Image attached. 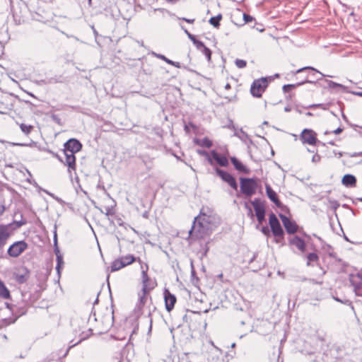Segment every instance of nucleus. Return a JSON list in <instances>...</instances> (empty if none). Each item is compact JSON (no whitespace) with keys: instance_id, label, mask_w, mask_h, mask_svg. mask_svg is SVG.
I'll use <instances>...</instances> for the list:
<instances>
[{"instance_id":"1","label":"nucleus","mask_w":362,"mask_h":362,"mask_svg":"<svg viewBox=\"0 0 362 362\" xmlns=\"http://www.w3.org/2000/svg\"><path fill=\"white\" fill-rule=\"evenodd\" d=\"M204 210L202 209L199 214L194 218L188 232L190 241L205 240L217 227L218 220L216 216L211 211L206 213Z\"/></svg>"},{"instance_id":"2","label":"nucleus","mask_w":362,"mask_h":362,"mask_svg":"<svg viewBox=\"0 0 362 362\" xmlns=\"http://www.w3.org/2000/svg\"><path fill=\"white\" fill-rule=\"evenodd\" d=\"M291 246L296 247L297 249H305V247H310V249H326V247H330L324 240L315 234L308 235L305 233H302V237L293 235L288 240Z\"/></svg>"},{"instance_id":"3","label":"nucleus","mask_w":362,"mask_h":362,"mask_svg":"<svg viewBox=\"0 0 362 362\" xmlns=\"http://www.w3.org/2000/svg\"><path fill=\"white\" fill-rule=\"evenodd\" d=\"M82 148L81 143L76 139H69L64 144L63 153L65 156L64 165L67 166V171L72 175L73 172L76 170V163L75 153L79 152Z\"/></svg>"},{"instance_id":"4","label":"nucleus","mask_w":362,"mask_h":362,"mask_svg":"<svg viewBox=\"0 0 362 362\" xmlns=\"http://www.w3.org/2000/svg\"><path fill=\"white\" fill-rule=\"evenodd\" d=\"M243 263L247 264L252 272H257L266 265L267 254L264 250H245Z\"/></svg>"},{"instance_id":"5","label":"nucleus","mask_w":362,"mask_h":362,"mask_svg":"<svg viewBox=\"0 0 362 362\" xmlns=\"http://www.w3.org/2000/svg\"><path fill=\"white\" fill-rule=\"evenodd\" d=\"M25 221H13L8 224H0V249L4 247L15 230L19 228Z\"/></svg>"},{"instance_id":"6","label":"nucleus","mask_w":362,"mask_h":362,"mask_svg":"<svg viewBox=\"0 0 362 362\" xmlns=\"http://www.w3.org/2000/svg\"><path fill=\"white\" fill-rule=\"evenodd\" d=\"M305 71H308V74L304 76L303 80L308 79V81H305L304 83H315L316 81L326 76V75L312 66H305L298 69L294 72V74H303Z\"/></svg>"},{"instance_id":"7","label":"nucleus","mask_w":362,"mask_h":362,"mask_svg":"<svg viewBox=\"0 0 362 362\" xmlns=\"http://www.w3.org/2000/svg\"><path fill=\"white\" fill-rule=\"evenodd\" d=\"M240 192L245 196L250 197L256 193L258 185L255 178L240 177Z\"/></svg>"},{"instance_id":"8","label":"nucleus","mask_w":362,"mask_h":362,"mask_svg":"<svg viewBox=\"0 0 362 362\" xmlns=\"http://www.w3.org/2000/svg\"><path fill=\"white\" fill-rule=\"evenodd\" d=\"M268 86V81L265 77L255 80L250 87V93L255 98H260Z\"/></svg>"},{"instance_id":"9","label":"nucleus","mask_w":362,"mask_h":362,"mask_svg":"<svg viewBox=\"0 0 362 362\" xmlns=\"http://www.w3.org/2000/svg\"><path fill=\"white\" fill-rule=\"evenodd\" d=\"M136 261V258L132 255H127L124 256H121L117 259H115L111 264L110 272H117L123 267L128 266L132 264Z\"/></svg>"},{"instance_id":"10","label":"nucleus","mask_w":362,"mask_h":362,"mask_svg":"<svg viewBox=\"0 0 362 362\" xmlns=\"http://www.w3.org/2000/svg\"><path fill=\"white\" fill-rule=\"evenodd\" d=\"M300 139L303 144L310 145H315L317 142H320L317 140L316 132L310 129H304L300 135Z\"/></svg>"},{"instance_id":"11","label":"nucleus","mask_w":362,"mask_h":362,"mask_svg":"<svg viewBox=\"0 0 362 362\" xmlns=\"http://www.w3.org/2000/svg\"><path fill=\"white\" fill-rule=\"evenodd\" d=\"M105 201L107 204L103 205L101 207L96 206V209H98L102 214H104L107 218L114 215V212L116 211L117 204L116 202L110 197H108Z\"/></svg>"},{"instance_id":"12","label":"nucleus","mask_w":362,"mask_h":362,"mask_svg":"<svg viewBox=\"0 0 362 362\" xmlns=\"http://www.w3.org/2000/svg\"><path fill=\"white\" fill-rule=\"evenodd\" d=\"M269 223L271 227L272 233L275 237L283 236L284 230L281 228V226L278 218H276V215L273 213H272L269 215Z\"/></svg>"},{"instance_id":"13","label":"nucleus","mask_w":362,"mask_h":362,"mask_svg":"<svg viewBox=\"0 0 362 362\" xmlns=\"http://www.w3.org/2000/svg\"><path fill=\"white\" fill-rule=\"evenodd\" d=\"M30 272L25 267H21L13 273L14 280L19 284L25 283L30 278Z\"/></svg>"},{"instance_id":"14","label":"nucleus","mask_w":362,"mask_h":362,"mask_svg":"<svg viewBox=\"0 0 362 362\" xmlns=\"http://www.w3.org/2000/svg\"><path fill=\"white\" fill-rule=\"evenodd\" d=\"M216 173L221 178V180L226 182L231 188H233L234 190L238 189L237 182L232 175L219 168L216 169Z\"/></svg>"},{"instance_id":"15","label":"nucleus","mask_w":362,"mask_h":362,"mask_svg":"<svg viewBox=\"0 0 362 362\" xmlns=\"http://www.w3.org/2000/svg\"><path fill=\"white\" fill-rule=\"evenodd\" d=\"M279 216L282 221L286 231L288 234L293 235L298 231V226L294 221H291L289 218L282 214H279Z\"/></svg>"},{"instance_id":"16","label":"nucleus","mask_w":362,"mask_h":362,"mask_svg":"<svg viewBox=\"0 0 362 362\" xmlns=\"http://www.w3.org/2000/svg\"><path fill=\"white\" fill-rule=\"evenodd\" d=\"M254 207L255 215L259 223H262L265 218V207L259 199H255L252 202Z\"/></svg>"},{"instance_id":"17","label":"nucleus","mask_w":362,"mask_h":362,"mask_svg":"<svg viewBox=\"0 0 362 362\" xmlns=\"http://www.w3.org/2000/svg\"><path fill=\"white\" fill-rule=\"evenodd\" d=\"M265 189H266V193L269 199L275 204V205L281 208H286V206H283L281 202L279 201L276 193L272 189L271 186L269 184L265 185Z\"/></svg>"},{"instance_id":"18","label":"nucleus","mask_w":362,"mask_h":362,"mask_svg":"<svg viewBox=\"0 0 362 362\" xmlns=\"http://www.w3.org/2000/svg\"><path fill=\"white\" fill-rule=\"evenodd\" d=\"M164 299L166 310L168 312L171 311L174 308L175 303H176L175 296L172 294L168 290L165 289L164 291Z\"/></svg>"},{"instance_id":"19","label":"nucleus","mask_w":362,"mask_h":362,"mask_svg":"<svg viewBox=\"0 0 362 362\" xmlns=\"http://www.w3.org/2000/svg\"><path fill=\"white\" fill-rule=\"evenodd\" d=\"M6 306L16 316V317H19L27 313V307L24 303L22 305H10L6 303Z\"/></svg>"},{"instance_id":"20","label":"nucleus","mask_w":362,"mask_h":362,"mask_svg":"<svg viewBox=\"0 0 362 362\" xmlns=\"http://www.w3.org/2000/svg\"><path fill=\"white\" fill-rule=\"evenodd\" d=\"M146 269H148V267H146ZM141 277H142V291L148 292V291L153 289L154 288V285L152 284H150L149 282V277L147 274V270H142L141 272Z\"/></svg>"},{"instance_id":"21","label":"nucleus","mask_w":362,"mask_h":362,"mask_svg":"<svg viewBox=\"0 0 362 362\" xmlns=\"http://www.w3.org/2000/svg\"><path fill=\"white\" fill-rule=\"evenodd\" d=\"M56 255V260H57V265H56V271L58 274V276L60 277L61 276V271L64 267V262L63 259V255L61 253V250H54Z\"/></svg>"},{"instance_id":"22","label":"nucleus","mask_w":362,"mask_h":362,"mask_svg":"<svg viewBox=\"0 0 362 362\" xmlns=\"http://www.w3.org/2000/svg\"><path fill=\"white\" fill-rule=\"evenodd\" d=\"M230 161L234 165V168L242 173H244L245 174H249L250 170L248 168L245 166L240 160H238L235 157H232L230 158Z\"/></svg>"},{"instance_id":"23","label":"nucleus","mask_w":362,"mask_h":362,"mask_svg":"<svg viewBox=\"0 0 362 362\" xmlns=\"http://www.w3.org/2000/svg\"><path fill=\"white\" fill-rule=\"evenodd\" d=\"M341 182L347 187H355L356 184V178L353 175L346 174L343 177Z\"/></svg>"},{"instance_id":"24","label":"nucleus","mask_w":362,"mask_h":362,"mask_svg":"<svg viewBox=\"0 0 362 362\" xmlns=\"http://www.w3.org/2000/svg\"><path fill=\"white\" fill-rule=\"evenodd\" d=\"M212 158L221 165L226 167L228 165V159L224 156L219 155L216 151H211Z\"/></svg>"},{"instance_id":"25","label":"nucleus","mask_w":362,"mask_h":362,"mask_svg":"<svg viewBox=\"0 0 362 362\" xmlns=\"http://www.w3.org/2000/svg\"><path fill=\"white\" fill-rule=\"evenodd\" d=\"M110 223L114 226H122L124 224V222L122 219V217L120 214L116 213V211L114 212V215L107 218Z\"/></svg>"},{"instance_id":"26","label":"nucleus","mask_w":362,"mask_h":362,"mask_svg":"<svg viewBox=\"0 0 362 362\" xmlns=\"http://www.w3.org/2000/svg\"><path fill=\"white\" fill-rule=\"evenodd\" d=\"M0 298L8 299L10 298V292L2 281L0 280Z\"/></svg>"},{"instance_id":"27","label":"nucleus","mask_w":362,"mask_h":362,"mask_svg":"<svg viewBox=\"0 0 362 362\" xmlns=\"http://www.w3.org/2000/svg\"><path fill=\"white\" fill-rule=\"evenodd\" d=\"M305 81H308V79L300 81L295 84H285L283 86L282 90L284 93H287L291 90L293 88L304 84Z\"/></svg>"},{"instance_id":"28","label":"nucleus","mask_w":362,"mask_h":362,"mask_svg":"<svg viewBox=\"0 0 362 362\" xmlns=\"http://www.w3.org/2000/svg\"><path fill=\"white\" fill-rule=\"evenodd\" d=\"M28 247L27 243L23 241H16L10 245L8 249H26Z\"/></svg>"},{"instance_id":"29","label":"nucleus","mask_w":362,"mask_h":362,"mask_svg":"<svg viewBox=\"0 0 362 362\" xmlns=\"http://www.w3.org/2000/svg\"><path fill=\"white\" fill-rule=\"evenodd\" d=\"M222 14L218 13L217 16L211 17L209 22L214 28H218L220 26V21L222 19Z\"/></svg>"},{"instance_id":"30","label":"nucleus","mask_w":362,"mask_h":362,"mask_svg":"<svg viewBox=\"0 0 362 362\" xmlns=\"http://www.w3.org/2000/svg\"><path fill=\"white\" fill-rule=\"evenodd\" d=\"M318 260V256L317 254L314 252H311L307 256V265H313L314 263L317 262Z\"/></svg>"},{"instance_id":"31","label":"nucleus","mask_w":362,"mask_h":362,"mask_svg":"<svg viewBox=\"0 0 362 362\" xmlns=\"http://www.w3.org/2000/svg\"><path fill=\"white\" fill-rule=\"evenodd\" d=\"M326 81L327 83L328 87L331 89H334V88H339L341 90L346 89V87L342 84H340V83H336L334 81H329V80H327Z\"/></svg>"},{"instance_id":"32","label":"nucleus","mask_w":362,"mask_h":362,"mask_svg":"<svg viewBox=\"0 0 362 362\" xmlns=\"http://www.w3.org/2000/svg\"><path fill=\"white\" fill-rule=\"evenodd\" d=\"M20 128L23 133H25V134H29L31 132L33 127L32 125L21 123L20 124Z\"/></svg>"},{"instance_id":"33","label":"nucleus","mask_w":362,"mask_h":362,"mask_svg":"<svg viewBox=\"0 0 362 362\" xmlns=\"http://www.w3.org/2000/svg\"><path fill=\"white\" fill-rule=\"evenodd\" d=\"M200 51L206 57L207 61L210 62L211 59V49L209 47L204 46V47H202V49Z\"/></svg>"},{"instance_id":"34","label":"nucleus","mask_w":362,"mask_h":362,"mask_svg":"<svg viewBox=\"0 0 362 362\" xmlns=\"http://www.w3.org/2000/svg\"><path fill=\"white\" fill-rule=\"evenodd\" d=\"M199 144L202 146L210 148L212 146V141L207 137H204L199 142Z\"/></svg>"},{"instance_id":"35","label":"nucleus","mask_w":362,"mask_h":362,"mask_svg":"<svg viewBox=\"0 0 362 362\" xmlns=\"http://www.w3.org/2000/svg\"><path fill=\"white\" fill-rule=\"evenodd\" d=\"M146 293L147 292L142 291V294L139 295L138 307L141 308L146 303L147 300Z\"/></svg>"},{"instance_id":"36","label":"nucleus","mask_w":362,"mask_h":362,"mask_svg":"<svg viewBox=\"0 0 362 362\" xmlns=\"http://www.w3.org/2000/svg\"><path fill=\"white\" fill-rule=\"evenodd\" d=\"M234 136H238L242 141H245L249 139L248 134L244 132L242 129L240 130V133L235 132Z\"/></svg>"},{"instance_id":"37","label":"nucleus","mask_w":362,"mask_h":362,"mask_svg":"<svg viewBox=\"0 0 362 362\" xmlns=\"http://www.w3.org/2000/svg\"><path fill=\"white\" fill-rule=\"evenodd\" d=\"M236 66L239 69H243L247 66V62L244 59H237L235 62Z\"/></svg>"},{"instance_id":"38","label":"nucleus","mask_w":362,"mask_h":362,"mask_svg":"<svg viewBox=\"0 0 362 362\" xmlns=\"http://www.w3.org/2000/svg\"><path fill=\"white\" fill-rule=\"evenodd\" d=\"M198 154L201 156H204L207 158V160L210 164L213 163L212 158L209 156V153L204 151V150H198L197 151Z\"/></svg>"},{"instance_id":"39","label":"nucleus","mask_w":362,"mask_h":362,"mask_svg":"<svg viewBox=\"0 0 362 362\" xmlns=\"http://www.w3.org/2000/svg\"><path fill=\"white\" fill-rule=\"evenodd\" d=\"M47 151L49 153H50L52 157L56 158L59 162L62 163L64 165V160H63L62 158L58 153L49 149H48Z\"/></svg>"},{"instance_id":"40","label":"nucleus","mask_w":362,"mask_h":362,"mask_svg":"<svg viewBox=\"0 0 362 362\" xmlns=\"http://www.w3.org/2000/svg\"><path fill=\"white\" fill-rule=\"evenodd\" d=\"M24 250H7L9 256L13 257H18Z\"/></svg>"},{"instance_id":"41","label":"nucleus","mask_w":362,"mask_h":362,"mask_svg":"<svg viewBox=\"0 0 362 362\" xmlns=\"http://www.w3.org/2000/svg\"><path fill=\"white\" fill-rule=\"evenodd\" d=\"M193 44L195 45L197 49L199 50H201L202 49V47H204L205 46L204 44L202 41L198 40L197 38L193 42Z\"/></svg>"},{"instance_id":"42","label":"nucleus","mask_w":362,"mask_h":362,"mask_svg":"<svg viewBox=\"0 0 362 362\" xmlns=\"http://www.w3.org/2000/svg\"><path fill=\"white\" fill-rule=\"evenodd\" d=\"M182 28L184 30L185 33L187 35L189 39L193 42L196 39L195 36L191 34L187 29L184 28V27L182 26Z\"/></svg>"},{"instance_id":"43","label":"nucleus","mask_w":362,"mask_h":362,"mask_svg":"<svg viewBox=\"0 0 362 362\" xmlns=\"http://www.w3.org/2000/svg\"><path fill=\"white\" fill-rule=\"evenodd\" d=\"M157 57L165 61L166 63H168V64H173V61L168 59L167 57H165V56L163 55V54H156Z\"/></svg>"},{"instance_id":"44","label":"nucleus","mask_w":362,"mask_h":362,"mask_svg":"<svg viewBox=\"0 0 362 362\" xmlns=\"http://www.w3.org/2000/svg\"><path fill=\"white\" fill-rule=\"evenodd\" d=\"M243 19L245 21V23H249V22H251L253 20V17L251 16L250 15H248V14H246V13H244L243 14Z\"/></svg>"},{"instance_id":"45","label":"nucleus","mask_w":362,"mask_h":362,"mask_svg":"<svg viewBox=\"0 0 362 362\" xmlns=\"http://www.w3.org/2000/svg\"><path fill=\"white\" fill-rule=\"evenodd\" d=\"M320 160H321V156L317 153L314 154L312 158V161L313 163H318L320 161Z\"/></svg>"},{"instance_id":"46","label":"nucleus","mask_w":362,"mask_h":362,"mask_svg":"<svg viewBox=\"0 0 362 362\" xmlns=\"http://www.w3.org/2000/svg\"><path fill=\"white\" fill-rule=\"evenodd\" d=\"M180 19L182 21H184L188 23H193L194 22V21H195L194 18L190 19V18H181Z\"/></svg>"},{"instance_id":"47","label":"nucleus","mask_w":362,"mask_h":362,"mask_svg":"<svg viewBox=\"0 0 362 362\" xmlns=\"http://www.w3.org/2000/svg\"><path fill=\"white\" fill-rule=\"evenodd\" d=\"M54 249H58L56 232H54Z\"/></svg>"},{"instance_id":"48","label":"nucleus","mask_w":362,"mask_h":362,"mask_svg":"<svg viewBox=\"0 0 362 362\" xmlns=\"http://www.w3.org/2000/svg\"><path fill=\"white\" fill-rule=\"evenodd\" d=\"M361 156H362V152H354L349 155V156L351 158Z\"/></svg>"},{"instance_id":"49","label":"nucleus","mask_w":362,"mask_h":362,"mask_svg":"<svg viewBox=\"0 0 362 362\" xmlns=\"http://www.w3.org/2000/svg\"><path fill=\"white\" fill-rule=\"evenodd\" d=\"M342 131H343V129L339 127L337 129H336L335 130L332 131V133L335 134H340L341 132H342Z\"/></svg>"},{"instance_id":"50","label":"nucleus","mask_w":362,"mask_h":362,"mask_svg":"<svg viewBox=\"0 0 362 362\" xmlns=\"http://www.w3.org/2000/svg\"><path fill=\"white\" fill-rule=\"evenodd\" d=\"M227 127L230 129H235V126L232 120L229 121V124L227 125Z\"/></svg>"},{"instance_id":"51","label":"nucleus","mask_w":362,"mask_h":362,"mask_svg":"<svg viewBox=\"0 0 362 362\" xmlns=\"http://www.w3.org/2000/svg\"><path fill=\"white\" fill-rule=\"evenodd\" d=\"M332 206L334 209H337L339 206V204L337 201H334V202H332Z\"/></svg>"},{"instance_id":"52","label":"nucleus","mask_w":362,"mask_h":362,"mask_svg":"<svg viewBox=\"0 0 362 362\" xmlns=\"http://www.w3.org/2000/svg\"><path fill=\"white\" fill-rule=\"evenodd\" d=\"M5 211V206L0 204V216H1Z\"/></svg>"},{"instance_id":"53","label":"nucleus","mask_w":362,"mask_h":362,"mask_svg":"<svg viewBox=\"0 0 362 362\" xmlns=\"http://www.w3.org/2000/svg\"><path fill=\"white\" fill-rule=\"evenodd\" d=\"M322 105V104H313V105H310L309 106H308V108H313V107H320Z\"/></svg>"},{"instance_id":"54","label":"nucleus","mask_w":362,"mask_h":362,"mask_svg":"<svg viewBox=\"0 0 362 362\" xmlns=\"http://www.w3.org/2000/svg\"><path fill=\"white\" fill-rule=\"evenodd\" d=\"M262 231L263 233L267 234L269 233V229L266 226L265 227H262Z\"/></svg>"},{"instance_id":"55","label":"nucleus","mask_w":362,"mask_h":362,"mask_svg":"<svg viewBox=\"0 0 362 362\" xmlns=\"http://www.w3.org/2000/svg\"><path fill=\"white\" fill-rule=\"evenodd\" d=\"M170 65H173L177 68H180V62H173V64H170Z\"/></svg>"},{"instance_id":"56","label":"nucleus","mask_w":362,"mask_h":362,"mask_svg":"<svg viewBox=\"0 0 362 362\" xmlns=\"http://www.w3.org/2000/svg\"><path fill=\"white\" fill-rule=\"evenodd\" d=\"M309 281L310 283L314 284H322V282H318V281H315V279H310Z\"/></svg>"},{"instance_id":"57","label":"nucleus","mask_w":362,"mask_h":362,"mask_svg":"<svg viewBox=\"0 0 362 362\" xmlns=\"http://www.w3.org/2000/svg\"><path fill=\"white\" fill-rule=\"evenodd\" d=\"M353 93L356 95L361 96L362 97V91L358 92H353Z\"/></svg>"},{"instance_id":"58","label":"nucleus","mask_w":362,"mask_h":362,"mask_svg":"<svg viewBox=\"0 0 362 362\" xmlns=\"http://www.w3.org/2000/svg\"><path fill=\"white\" fill-rule=\"evenodd\" d=\"M173 155L176 158V159H177V160L182 161V160L180 158V156H177V155H176V154H175V153H173Z\"/></svg>"},{"instance_id":"59","label":"nucleus","mask_w":362,"mask_h":362,"mask_svg":"<svg viewBox=\"0 0 362 362\" xmlns=\"http://www.w3.org/2000/svg\"><path fill=\"white\" fill-rule=\"evenodd\" d=\"M225 88L226 89H230V83H227L225 86Z\"/></svg>"},{"instance_id":"60","label":"nucleus","mask_w":362,"mask_h":362,"mask_svg":"<svg viewBox=\"0 0 362 362\" xmlns=\"http://www.w3.org/2000/svg\"><path fill=\"white\" fill-rule=\"evenodd\" d=\"M143 217H144V218H148V212H147V211H145V212L143 214Z\"/></svg>"},{"instance_id":"61","label":"nucleus","mask_w":362,"mask_h":362,"mask_svg":"<svg viewBox=\"0 0 362 362\" xmlns=\"http://www.w3.org/2000/svg\"><path fill=\"white\" fill-rule=\"evenodd\" d=\"M277 274L280 276H282V277L284 278V273H281L280 271H278Z\"/></svg>"},{"instance_id":"62","label":"nucleus","mask_w":362,"mask_h":362,"mask_svg":"<svg viewBox=\"0 0 362 362\" xmlns=\"http://www.w3.org/2000/svg\"><path fill=\"white\" fill-rule=\"evenodd\" d=\"M93 33L95 34V35H98V32L97 30L94 28V27L93 26Z\"/></svg>"},{"instance_id":"63","label":"nucleus","mask_w":362,"mask_h":362,"mask_svg":"<svg viewBox=\"0 0 362 362\" xmlns=\"http://www.w3.org/2000/svg\"><path fill=\"white\" fill-rule=\"evenodd\" d=\"M284 110H285L286 112H288V111H290V108H289L288 107H286L284 108Z\"/></svg>"},{"instance_id":"64","label":"nucleus","mask_w":362,"mask_h":362,"mask_svg":"<svg viewBox=\"0 0 362 362\" xmlns=\"http://www.w3.org/2000/svg\"><path fill=\"white\" fill-rule=\"evenodd\" d=\"M305 115H308V116H311V115H313V114H312L310 112H306V114H305Z\"/></svg>"}]
</instances>
